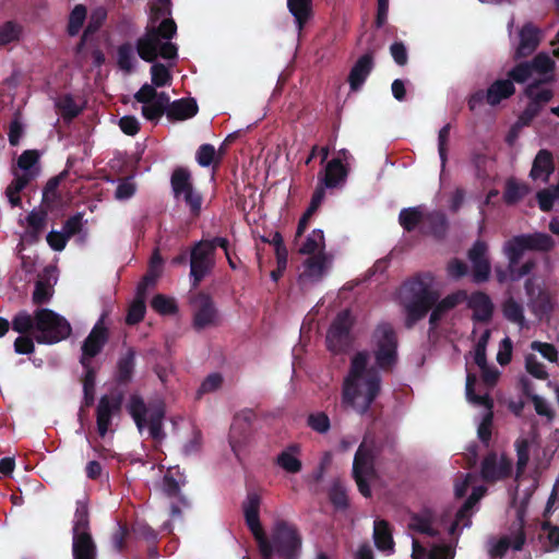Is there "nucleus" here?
I'll return each instance as SVG.
<instances>
[{
	"label": "nucleus",
	"mask_w": 559,
	"mask_h": 559,
	"mask_svg": "<svg viewBox=\"0 0 559 559\" xmlns=\"http://www.w3.org/2000/svg\"><path fill=\"white\" fill-rule=\"evenodd\" d=\"M442 290L443 282L429 273L403 283L397 290V301L405 313V324L408 328L413 326L432 308L429 323L432 328L437 326L454 306L453 295L438 301Z\"/></svg>",
	"instance_id": "f257e3e1"
},
{
	"label": "nucleus",
	"mask_w": 559,
	"mask_h": 559,
	"mask_svg": "<svg viewBox=\"0 0 559 559\" xmlns=\"http://www.w3.org/2000/svg\"><path fill=\"white\" fill-rule=\"evenodd\" d=\"M381 379L370 365L365 352L353 356L347 376L343 381L342 406L358 414L366 413L378 396Z\"/></svg>",
	"instance_id": "f03ea898"
},
{
	"label": "nucleus",
	"mask_w": 559,
	"mask_h": 559,
	"mask_svg": "<svg viewBox=\"0 0 559 559\" xmlns=\"http://www.w3.org/2000/svg\"><path fill=\"white\" fill-rule=\"evenodd\" d=\"M408 527L420 534L429 536H443L447 535L452 538L454 534V518L451 512L432 514L425 511L420 514H415L411 518ZM413 559H451L452 545L451 542H440L435 544L430 550L423 547L417 540H413Z\"/></svg>",
	"instance_id": "7ed1b4c3"
},
{
	"label": "nucleus",
	"mask_w": 559,
	"mask_h": 559,
	"mask_svg": "<svg viewBox=\"0 0 559 559\" xmlns=\"http://www.w3.org/2000/svg\"><path fill=\"white\" fill-rule=\"evenodd\" d=\"M134 98L142 104V115L151 121L158 120L164 114L170 120H186L198 111L193 99H179L170 103L166 93H158L153 86L145 83L135 94Z\"/></svg>",
	"instance_id": "20e7f679"
},
{
	"label": "nucleus",
	"mask_w": 559,
	"mask_h": 559,
	"mask_svg": "<svg viewBox=\"0 0 559 559\" xmlns=\"http://www.w3.org/2000/svg\"><path fill=\"white\" fill-rule=\"evenodd\" d=\"M176 31V23L171 19H165L158 25H148L146 33L136 43L139 56L147 62H154L158 56L163 59H175L177 47L171 38Z\"/></svg>",
	"instance_id": "39448f33"
},
{
	"label": "nucleus",
	"mask_w": 559,
	"mask_h": 559,
	"mask_svg": "<svg viewBox=\"0 0 559 559\" xmlns=\"http://www.w3.org/2000/svg\"><path fill=\"white\" fill-rule=\"evenodd\" d=\"M555 246L551 236L545 233L522 234L513 236L503 245V253L509 261L510 272L519 265L525 251H543L547 252Z\"/></svg>",
	"instance_id": "423d86ee"
},
{
	"label": "nucleus",
	"mask_w": 559,
	"mask_h": 559,
	"mask_svg": "<svg viewBox=\"0 0 559 559\" xmlns=\"http://www.w3.org/2000/svg\"><path fill=\"white\" fill-rule=\"evenodd\" d=\"M478 476L474 473H467L462 483L456 484V500L463 498L468 488L471 493L464 503L456 510V528L459 526L469 527L472 525V516L478 510L481 498L487 493V487L484 485H475Z\"/></svg>",
	"instance_id": "0eeeda50"
},
{
	"label": "nucleus",
	"mask_w": 559,
	"mask_h": 559,
	"mask_svg": "<svg viewBox=\"0 0 559 559\" xmlns=\"http://www.w3.org/2000/svg\"><path fill=\"white\" fill-rule=\"evenodd\" d=\"M72 552L74 559H96V545L88 532V512L83 502L76 506L73 520Z\"/></svg>",
	"instance_id": "6e6552de"
},
{
	"label": "nucleus",
	"mask_w": 559,
	"mask_h": 559,
	"mask_svg": "<svg viewBox=\"0 0 559 559\" xmlns=\"http://www.w3.org/2000/svg\"><path fill=\"white\" fill-rule=\"evenodd\" d=\"M68 321L49 309L35 312V338L39 343H57L70 334Z\"/></svg>",
	"instance_id": "1a4fd4ad"
},
{
	"label": "nucleus",
	"mask_w": 559,
	"mask_h": 559,
	"mask_svg": "<svg viewBox=\"0 0 559 559\" xmlns=\"http://www.w3.org/2000/svg\"><path fill=\"white\" fill-rule=\"evenodd\" d=\"M129 409L140 431H142L143 428L147 426L152 438L158 440L163 437V405L157 404L151 407H146L142 399L133 396L130 401Z\"/></svg>",
	"instance_id": "9d476101"
},
{
	"label": "nucleus",
	"mask_w": 559,
	"mask_h": 559,
	"mask_svg": "<svg viewBox=\"0 0 559 559\" xmlns=\"http://www.w3.org/2000/svg\"><path fill=\"white\" fill-rule=\"evenodd\" d=\"M162 267H163V259L159 255L157 251L154 252L151 262H150V269L147 274L144 276L143 281L138 286V297L130 306L128 316H127V322L129 324H135L140 322L145 312V304H144V296L145 290L148 286L154 285L156 280L162 274Z\"/></svg>",
	"instance_id": "9b49d317"
},
{
	"label": "nucleus",
	"mask_w": 559,
	"mask_h": 559,
	"mask_svg": "<svg viewBox=\"0 0 559 559\" xmlns=\"http://www.w3.org/2000/svg\"><path fill=\"white\" fill-rule=\"evenodd\" d=\"M374 355L381 368L390 367L396 360V335L392 326L381 323L373 333Z\"/></svg>",
	"instance_id": "f8f14e48"
},
{
	"label": "nucleus",
	"mask_w": 559,
	"mask_h": 559,
	"mask_svg": "<svg viewBox=\"0 0 559 559\" xmlns=\"http://www.w3.org/2000/svg\"><path fill=\"white\" fill-rule=\"evenodd\" d=\"M514 94L515 86L510 80L498 79L493 81L487 90H479L475 92L468 100V106L471 110H475L483 104L497 106L502 100L510 98Z\"/></svg>",
	"instance_id": "ddd939ff"
},
{
	"label": "nucleus",
	"mask_w": 559,
	"mask_h": 559,
	"mask_svg": "<svg viewBox=\"0 0 559 559\" xmlns=\"http://www.w3.org/2000/svg\"><path fill=\"white\" fill-rule=\"evenodd\" d=\"M261 499L257 493H249L245 503H243V512L246 516L247 524L254 535L260 551L264 559H270L272 557V545L269 543V539L265 537L263 530L259 520V508H260Z\"/></svg>",
	"instance_id": "4468645a"
},
{
	"label": "nucleus",
	"mask_w": 559,
	"mask_h": 559,
	"mask_svg": "<svg viewBox=\"0 0 559 559\" xmlns=\"http://www.w3.org/2000/svg\"><path fill=\"white\" fill-rule=\"evenodd\" d=\"M373 474L371 448L362 442L354 457L353 475L360 493L365 497L370 496L369 480L373 477Z\"/></svg>",
	"instance_id": "2eb2a0df"
},
{
	"label": "nucleus",
	"mask_w": 559,
	"mask_h": 559,
	"mask_svg": "<svg viewBox=\"0 0 559 559\" xmlns=\"http://www.w3.org/2000/svg\"><path fill=\"white\" fill-rule=\"evenodd\" d=\"M272 555L278 552L285 557H290L293 552L300 546V537L294 525L278 521L272 531Z\"/></svg>",
	"instance_id": "dca6fc26"
},
{
	"label": "nucleus",
	"mask_w": 559,
	"mask_h": 559,
	"mask_svg": "<svg viewBox=\"0 0 559 559\" xmlns=\"http://www.w3.org/2000/svg\"><path fill=\"white\" fill-rule=\"evenodd\" d=\"M512 474V461L504 454L500 457L497 452H488L480 463V477L488 484H495L509 478Z\"/></svg>",
	"instance_id": "f3484780"
},
{
	"label": "nucleus",
	"mask_w": 559,
	"mask_h": 559,
	"mask_svg": "<svg viewBox=\"0 0 559 559\" xmlns=\"http://www.w3.org/2000/svg\"><path fill=\"white\" fill-rule=\"evenodd\" d=\"M171 187L177 200H182L190 207V211L198 214L201 209L202 199L191 183L190 173L186 169H176L171 176Z\"/></svg>",
	"instance_id": "a211bd4d"
},
{
	"label": "nucleus",
	"mask_w": 559,
	"mask_h": 559,
	"mask_svg": "<svg viewBox=\"0 0 559 559\" xmlns=\"http://www.w3.org/2000/svg\"><path fill=\"white\" fill-rule=\"evenodd\" d=\"M214 265V243L199 242L191 252V276L200 282Z\"/></svg>",
	"instance_id": "6ab92c4d"
},
{
	"label": "nucleus",
	"mask_w": 559,
	"mask_h": 559,
	"mask_svg": "<svg viewBox=\"0 0 559 559\" xmlns=\"http://www.w3.org/2000/svg\"><path fill=\"white\" fill-rule=\"evenodd\" d=\"M491 390L481 383L475 374L467 373L465 395L469 404L475 407H483L485 411L493 409L495 403L490 396Z\"/></svg>",
	"instance_id": "aec40b11"
},
{
	"label": "nucleus",
	"mask_w": 559,
	"mask_h": 559,
	"mask_svg": "<svg viewBox=\"0 0 559 559\" xmlns=\"http://www.w3.org/2000/svg\"><path fill=\"white\" fill-rule=\"evenodd\" d=\"M520 43L513 55L514 60L531 56L539 46L542 34L540 29L533 23H525L519 32Z\"/></svg>",
	"instance_id": "412c9836"
},
{
	"label": "nucleus",
	"mask_w": 559,
	"mask_h": 559,
	"mask_svg": "<svg viewBox=\"0 0 559 559\" xmlns=\"http://www.w3.org/2000/svg\"><path fill=\"white\" fill-rule=\"evenodd\" d=\"M106 341L107 331L104 326V319L100 318L99 321L94 325L93 330L82 346L81 362L83 367H87V362H90L91 359L100 352Z\"/></svg>",
	"instance_id": "4be33fe9"
},
{
	"label": "nucleus",
	"mask_w": 559,
	"mask_h": 559,
	"mask_svg": "<svg viewBox=\"0 0 559 559\" xmlns=\"http://www.w3.org/2000/svg\"><path fill=\"white\" fill-rule=\"evenodd\" d=\"M330 266V259L326 254H316L307 259L299 274V282L306 286L320 281Z\"/></svg>",
	"instance_id": "5701e85b"
},
{
	"label": "nucleus",
	"mask_w": 559,
	"mask_h": 559,
	"mask_svg": "<svg viewBox=\"0 0 559 559\" xmlns=\"http://www.w3.org/2000/svg\"><path fill=\"white\" fill-rule=\"evenodd\" d=\"M218 317L214 304L207 295L200 294L194 299V326L206 329L217 323Z\"/></svg>",
	"instance_id": "b1692460"
},
{
	"label": "nucleus",
	"mask_w": 559,
	"mask_h": 559,
	"mask_svg": "<svg viewBox=\"0 0 559 559\" xmlns=\"http://www.w3.org/2000/svg\"><path fill=\"white\" fill-rule=\"evenodd\" d=\"M350 325L352 318L348 311H343L336 317L326 335V342L331 350L338 352L342 349Z\"/></svg>",
	"instance_id": "393cba45"
},
{
	"label": "nucleus",
	"mask_w": 559,
	"mask_h": 559,
	"mask_svg": "<svg viewBox=\"0 0 559 559\" xmlns=\"http://www.w3.org/2000/svg\"><path fill=\"white\" fill-rule=\"evenodd\" d=\"M468 308L473 310V320L487 323L493 313V304L490 297L484 292L473 293L467 301Z\"/></svg>",
	"instance_id": "a878e982"
},
{
	"label": "nucleus",
	"mask_w": 559,
	"mask_h": 559,
	"mask_svg": "<svg viewBox=\"0 0 559 559\" xmlns=\"http://www.w3.org/2000/svg\"><path fill=\"white\" fill-rule=\"evenodd\" d=\"M554 170L555 164L552 153L545 148L539 150L533 160L530 177L533 180L540 179L544 182H547Z\"/></svg>",
	"instance_id": "bb28decb"
},
{
	"label": "nucleus",
	"mask_w": 559,
	"mask_h": 559,
	"mask_svg": "<svg viewBox=\"0 0 559 559\" xmlns=\"http://www.w3.org/2000/svg\"><path fill=\"white\" fill-rule=\"evenodd\" d=\"M119 400L114 396H103L97 406V431L100 437H105L111 420L114 412L119 408Z\"/></svg>",
	"instance_id": "cd10ccee"
},
{
	"label": "nucleus",
	"mask_w": 559,
	"mask_h": 559,
	"mask_svg": "<svg viewBox=\"0 0 559 559\" xmlns=\"http://www.w3.org/2000/svg\"><path fill=\"white\" fill-rule=\"evenodd\" d=\"M300 453L299 444H289L277 455L276 464L287 473L297 474L302 468V463L299 459Z\"/></svg>",
	"instance_id": "c85d7f7f"
},
{
	"label": "nucleus",
	"mask_w": 559,
	"mask_h": 559,
	"mask_svg": "<svg viewBox=\"0 0 559 559\" xmlns=\"http://www.w3.org/2000/svg\"><path fill=\"white\" fill-rule=\"evenodd\" d=\"M373 540L376 547L386 555L394 551V542L390 525L384 520H376L373 523Z\"/></svg>",
	"instance_id": "c756f323"
},
{
	"label": "nucleus",
	"mask_w": 559,
	"mask_h": 559,
	"mask_svg": "<svg viewBox=\"0 0 559 559\" xmlns=\"http://www.w3.org/2000/svg\"><path fill=\"white\" fill-rule=\"evenodd\" d=\"M373 62L370 55H364L353 67L349 73V84L353 90H358L372 69Z\"/></svg>",
	"instance_id": "7c9ffc66"
},
{
	"label": "nucleus",
	"mask_w": 559,
	"mask_h": 559,
	"mask_svg": "<svg viewBox=\"0 0 559 559\" xmlns=\"http://www.w3.org/2000/svg\"><path fill=\"white\" fill-rule=\"evenodd\" d=\"M554 76L550 75L549 78L537 80L528 84L524 91L525 96L532 102H536L542 107H544L545 104L549 103L552 99L554 92L549 88L538 91V87L540 84L551 82Z\"/></svg>",
	"instance_id": "2f4dec72"
},
{
	"label": "nucleus",
	"mask_w": 559,
	"mask_h": 559,
	"mask_svg": "<svg viewBox=\"0 0 559 559\" xmlns=\"http://www.w3.org/2000/svg\"><path fill=\"white\" fill-rule=\"evenodd\" d=\"M427 214L421 206L404 209L401 211L399 221L404 229L411 231L419 224H426Z\"/></svg>",
	"instance_id": "473e14b6"
},
{
	"label": "nucleus",
	"mask_w": 559,
	"mask_h": 559,
	"mask_svg": "<svg viewBox=\"0 0 559 559\" xmlns=\"http://www.w3.org/2000/svg\"><path fill=\"white\" fill-rule=\"evenodd\" d=\"M324 234L321 229L312 230L299 247V252L302 254H325Z\"/></svg>",
	"instance_id": "72a5a7b5"
},
{
	"label": "nucleus",
	"mask_w": 559,
	"mask_h": 559,
	"mask_svg": "<svg viewBox=\"0 0 559 559\" xmlns=\"http://www.w3.org/2000/svg\"><path fill=\"white\" fill-rule=\"evenodd\" d=\"M32 179L33 175L31 173L14 174L13 181L8 186L5 190V195L12 206L21 205L19 193L28 185Z\"/></svg>",
	"instance_id": "f704fd0d"
},
{
	"label": "nucleus",
	"mask_w": 559,
	"mask_h": 559,
	"mask_svg": "<svg viewBox=\"0 0 559 559\" xmlns=\"http://www.w3.org/2000/svg\"><path fill=\"white\" fill-rule=\"evenodd\" d=\"M530 188L525 183H519L515 179L507 180L503 191V201L508 205H514L520 202L527 193Z\"/></svg>",
	"instance_id": "c9c22d12"
},
{
	"label": "nucleus",
	"mask_w": 559,
	"mask_h": 559,
	"mask_svg": "<svg viewBox=\"0 0 559 559\" xmlns=\"http://www.w3.org/2000/svg\"><path fill=\"white\" fill-rule=\"evenodd\" d=\"M346 178V170L340 158H334L325 167L324 185L328 188L337 187Z\"/></svg>",
	"instance_id": "e433bc0d"
},
{
	"label": "nucleus",
	"mask_w": 559,
	"mask_h": 559,
	"mask_svg": "<svg viewBox=\"0 0 559 559\" xmlns=\"http://www.w3.org/2000/svg\"><path fill=\"white\" fill-rule=\"evenodd\" d=\"M311 0H287L289 12L294 15L299 32L310 16Z\"/></svg>",
	"instance_id": "4c0bfd02"
},
{
	"label": "nucleus",
	"mask_w": 559,
	"mask_h": 559,
	"mask_svg": "<svg viewBox=\"0 0 559 559\" xmlns=\"http://www.w3.org/2000/svg\"><path fill=\"white\" fill-rule=\"evenodd\" d=\"M23 36V27L16 22L7 21L0 25V46L19 43Z\"/></svg>",
	"instance_id": "58836bf2"
},
{
	"label": "nucleus",
	"mask_w": 559,
	"mask_h": 559,
	"mask_svg": "<svg viewBox=\"0 0 559 559\" xmlns=\"http://www.w3.org/2000/svg\"><path fill=\"white\" fill-rule=\"evenodd\" d=\"M151 86L156 91L157 87L169 86L171 84L170 67L155 62L151 67Z\"/></svg>",
	"instance_id": "ea45409f"
},
{
	"label": "nucleus",
	"mask_w": 559,
	"mask_h": 559,
	"mask_svg": "<svg viewBox=\"0 0 559 559\" xmlns=\"http://www.w3.org/2000/svg\"><path fill=\"white\" fill-rule=\"evenodd\" d=\"M502 312L510 322L523 325L525 321L524 309L521 304L512 297L508 298L502 305Z\"/></svg>",
	"instance_id": "a19ab883"
},
{
	"label": "nucleus",
	"mask_w": 559,
	"mask_h": 559,
	"mask_svg": "<svg viewBox=\"0 0 559 559\" xmlns=\"http://www.w3.org/2000/svg\"><path fill=\"white\" fill-rule=\"evenodd\" d=\"M424 228L430 231L433 236L441 238L448 229V223L442 213L431 212L427 214V221Z\"/></svg>",
	"instance_id": "79ce46f5"
},
{
	"label": "nucleus",
	"mask_w": 559,
	"mask_h": 559,
	"mask_svg": "<svg viewBox=\"0 0 559 559\" xmlns=\"http://www.w3.org/2000/svg\"><path fill=\"white\" fill-rule=\"evenodd\" d=\"M493 409H486L477 428V437L488 448L492 435Z\"/></svg>",
	"instance_id": "37998d69"
},
{
	"label": "nucleus",
	"mask_w": 559,
	"mask_h": 559,
	"mask_svg": "<svg viewBox=\"0 0 559 559\" xmlns=\"http://www.w3.org/2000/svg\"><path fill=\"white\" fill-rule=\"evenodd\" d=\"M533 75V70L528 61H522L516 63L512 69H510L507 73V80H510L512 84L519 83L523 84L528 81V79Z\"/></svg>",
	"instance_id": "c03bdc74"
},
{
	"label": "nucleus",
	"mask_w": 559,
	"mask_h": 559,
	"mask_svg": "<svg viewBox=\"0 0 559 559\" xmlns=\"http://www.w3.org/2000/svg\"><path fill=\"white\" fill-rule=\"evenodd\" d=\"M185 483V477L181 475L178 468H168L167 473L164 476V490L173 496L176 495L180 486Z\"/></svg>",
	"instance_id": "a18cd8bd"
},
{
	"label": "nucleus",
	"mask_w": 559,
	"mask_h": 559,
	"mask_svg": "<svg viewBox=\"0 0 559 559\" xmlns=\"http://www.w3.org/2000/svg\"><path fill=\"white\" fill-rule=\"evenodd\" d=\"M533 73L548 74L552 73L556 67L555 61L546 52L537 53L532 61H528Z\"/></svg>",
	"instance_id": "49530a36"
},
{
	"label": "nucleus",
	"mask_w": 559,
	"mask_h": 559,
	"mask_svg": "<svg viewBox=\"0 0 559 559\" xmlns=\"http://www.w3.org/2000/svg\"><path fill=\"white\" fill-rule=\"evenodd\" d=\"M471 276L475 284H481L489 280L491 265L489 260L472 262Z\"/></svg>",
	"instance_id": "de8ad7c7"
},
{
	"label": "nucleus",
	"mask_w": 559,
	"mask_h": 559,
	"mask_svg": "<svg viewBox=\"0 0 559 559\" xmlns=\"http://www.w3.org/2000/svg\"><path fill=\"white\" fill-rule=\"evenodd\" d=\"M451 124L447 123L439 132L438 136V151L439 156L441 159V181H443L444 177V167H445V160H447V152H448V144L450 141V133H451Z\"/></svg>",
	"instance_id": "09e8293b"
},
{
	"label": "nucleus",
	"mask_w": 559,
	"mask_h": 559,
	"mask_svg": "<svg viewBox=\"0 0 559 559\" xmlns=\"http://www.w3.org/2000/svg\"><path fill=\"white\" fill-rule=\"evenodd\" d=\"M86 19V9L82 4H78L72 10L70 16H69V24H68V32L70 35H76L84 21Z\"/></svg>",
	"instance_id": "8fccbe9b"
},
{
	"label": "nucleus",
	"mask_w": 559,
	"mask_h": 559,
	"mask_svg": "<svg viewBox=\"0 0 559 559\" xmlns=\"http://www.w3.org/2000/svg\"><path fill=\"white\" fill-rule=\"evenodd\" d=\"M170 14L169 0H152L150 25H158V20L168 19Z\"/></svg>",
	"instance_id": "3c124183"
},
{
	"label": "nucleus",
	"mask_w": 559,
	"mask_h": 559,
	"mask_svg": "<svg viewBox=\"0 0 559 559\" xmlns=\"http://www.w3.org/2000/svg\"><path fill=\"white\" fill-rule=\"evenodd\" d=\"M135 57L130 45H122L118 49V64L120 69L130 73L133 70Z\"/></svg>",
	"instance_id": "603ef678"
},
{
	"label": "nucleus",
	"mask_w": 559,
	"mask_h": 559,
	"mask_svg": "<svg viewBox=\"0 0 559 559\" xmlns=\"http://www.w3.org/2000/svg\"><path fill=\"white\" fill-rule=\"evenodd\" d=\"M526 371L536 379L546 380L548 379V372L545 370V366L539 362L535 355L528 354L525 357Z\"/></svg>",
	"instance_id": "864d4df0"
},
{
	"label": "nucleus",
	"mask_w": 559,
	"mask_h": 559,
	"mask_svg": "<svg viewBox=\"0 0 559 559\" xmlns=\"http://www.w3.org/2000/svg\"><path fill=\"white\" fill-rule=\"evenodd\" d=\"M524 393L527 396H530L531 401L534 404V408L538 415L547 417L548 420H552L555 418V412L550 408L548 403L543 397H540L537 394L531 395L528 393L527 385H525V388H524Z\"/></svg>",
	"instance_id": "5fc2aeb1"
},
{
	"label": "nucleus",
	"mask_w": 559,
	"mask_h": 559,
	"mask_svg": "<svg viewBox=\"0 0 559 559\" xmlns=\"http://www.w3.org/2000/svg\"><path fill=\"white\" fill-rule=\"evenodd\" d=\"M56 105L61 115L69 119L75 117L81 110L80 105L76 104L74 99L68 95L60 97Z\"/></svg>",
	"instance_id": "6e6d98bb"
},
{
	"label": "nucleus",
	"mask_w": 559,
	"mask_h": 559,
	"mask_svg": "<svg viewBox=\"0 0 559 559\" xmlns=\"http://www.w3.org/2000/svg\"><path fill=\"white\" fill-rule=\"evenodd\" d=\"M515 448L518 455L516 471L520 474L524 472L530 460V443L526 439H521L516 441Z\"/></svg>",
	"instance_id": "4d7b16f0"
},
{
	"label": "nucleus",
	"mask_w": 559,
	"mask_h": 559,
	"mask_svg": "<svg viewBox=\"0 0 559 559\" xmlns=\"http://www.w3.org/2000/svg\"><path fill=\"white\" fill-rule=\"evenodd\" d=\"M542 110L543 107L539 104H537L536 102H532L530 99L525 109L519 116L516 124L524 127L530 126L532 121L540 114Z\"/></svg>",
	"instance_id": "13d9d810"
},
{
	"label": "nucleus",
	"mask_w": 559,
	"mask_h": 559,
	"mask_svg": "<svg viewBox=\"0 0 559 559\" xmlns=\"http://www.w3.org/2000/svg\"><path fill=\"white\" fill-rule=\"evenodd\" d=\"M531 348L538 352L545 359L549 360L550 362H556L558 360V352L555 345L550 343L534 341L531 344Z\"/></svg>",
	"instance_id": "bf43d9fd"
},
{
	"label": "nucleus",
	"mask_w": 559,
	"mask_h": 559,
	"mask_svg": "<svg viewBox=\"0 0 559 559\" xmlns=\"http://www.w3.org/2000/svg\"><path fill=\"white\" fill-rule=\"evenodd\" d=\"M13 330L19 333H25L29 330H35V318L26 312H21L12 321Z\"/></svg>",
	"instance_id": "052dcab7"
},
{
	"label": "nucleus",
	"mask_w": 559,
	"mask_h": 559,
	"mask_svg": "<svg viewBox=\"0 0 559 559\" xmlns=\"http://www.w3.org/2000/svg\"><path fill=\"white\" fill-rule=\"evenodd\" d=\"M52 296V286L43 281H38L35 285V290L33 293V301L34 304L40 305L47 302Z\"/></svg>",
	"instance_id": "680f3d73"
},
{
	"label": "nucleus",
	"mask_w": 559,
	"mask_h": 559,
	"mask_svg": "<svg viewBox=\"0 0 559 559\" xmlns=\"http://www.w3.org/2000/svg\"><path fill=\"white\" fill-rule=\"evenodd\" d=\"M308 425L314 431L323 433L330 429V419L324 413H316L308 417Z\"/></svg>",
	"instance_id": "e2e57ef3"
},
{
	"label": "nucleus",
	"mask_w": 559,
	"mask_h": 559,
	"mask_svg": "<svg viewBox=\"0 0 559 559\" xmlns=\"http://www.w3.org/2000/svg\"><path fill=\"white\" fill-rule=\"evenodd\" d=\"M488 246L484 240H476L472 248L468 250L467 257L472 262L489 260L487 258Z\"/></svg>",
	"instance_id": "0e129e2a"
},
{
	"label": "nucleus",
	"mask_w": 559,
	"mask_h": 559,
	"mask_svg": "<svg viewBox=\"0 0 559 559\" xmlns=\"http://www.w3.org/2000/svg\"><path fill=\"white\" fill-rule=\"evenodd\" d=\"M216 155V151L211 144H203L197 152V162L202 167H207L212 164Z\"/></svg>",
	"instance_id": "69168bd1"
},
{
	"label": "nucleus",
	"mask_w": 559,
	"mask_h": 559,
	"mask_svg": "<svg viewBox=\"0 0 559 559\" xmlns=\"http://www.w3.org/2000/svg\"><path fill=\"white\" fill-rule=\"evenodd\" d=\"M330 498L337 508H344L347 504V493L345 487L336 481L330 490Z\"/></svg>",
	"instance_id": "338daca9"
},
{
	"label": "nucleus",
	"mask_w": 559,
	"mask_h": 559,
	"mask_svg": "<svg viewBox=\"0 0 559 559\" xmlns=\"http://www.w3.org/2000/svg\"><path fill=\"white\" fill-rule=\"evenodd\" d=\"M536 199L540 211L550 212L557 198L554 191L549 189H543L537 192Z\"/></svg>",
	"instance_id": "774afa93"
}]
</instances>
